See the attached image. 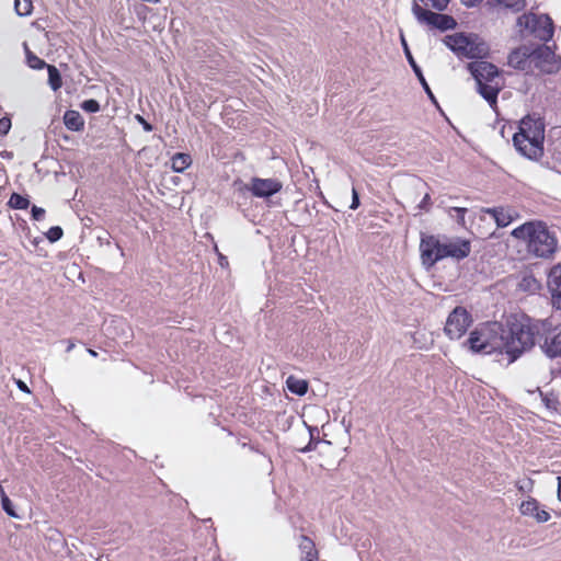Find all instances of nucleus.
Here are the masks:
<instances>
[{
	"instance_id": "12",
	"label": "nucleus",
	"mask_w": 561,
	"mask_h": 561,
	"mask_svg": "<svg viewBox=\"0 0 561 561\" xmlns=\"http://www.w3.org/2000/svg\"><path fill=\"white\" fill-rule=\"evenodd\" d=\"M467 69L476 83L499 82L501 77V70L494 64L482 59L468 62Z\"/></svg>"
},
{
	"instance_id": "27",
	"label": "nucleus",
	"mask_w": 561,
	"mask_h": 561,
	"mask_svg": "<svg viewBox=\"0 0 561 561\" xmlns=\"http://www.w3.org/2000/svg\"><path fill=\"white\" fill-rule=\"evenodd\" d=\"M8 206L12 209H26L30 206V199L19 193H12Z\"/></svg>"
},
{
	"instance_id": "18",
	"label": "nucleus",
	"mask_w": 561,
	"mask_h": 561,
	"mask_svg": "<svg viewBox=\"0 0 561 561\" xmlns=\"http://www.w3.org/2000/svg\"><path fill=\"white\" fill-rule=\"evenodd\" d=\"M547 153L550 160H547L546 164L552 170H559L561 164V137L548 142Z\"/></svg>"
},
{
	"instance_id": "5",
	"label": "nucleus",
	"mask_w": 561,
	"mask_h": 561,
	"mask_svg": "<svg viewBox=\"0 0 561 561\" xmlns=\"http://www.w3.org/2000/svg\"><path fill=\"white\" fill-rule=\"evenodd\" d=\"M443 43L459 58L480 60L490 54V46L477 33L458 32L446 35Z\"/></svg>"
},
{
	"instance_id": "36",
	"label": "nucleus",
	"mask_w": 561,
	"mask_h": 561,
	"mask_svg": "<svg viewBox=\"0 0 561 561\" xmlns=\"http://www.w3.org/2000/svg\"><path fill=\"white\" fill-rule=\"evenodd\" d=\"M450 211H455L457 214V216H456L457 224L460 225L461 227H465V225H466L465 216L468 213V209L465 207H451Z\"/></svg>"
},
{
	"instance_id": "30",
	"label": "nucleus",
	"mask_w": 561,
	"mask_h": 561,
	"mask_svg": "<svg viewBox=\"0 0 561 561\" xmlns=\"http://www.w3.org/2000/svg\"><path fill=\"white\" fill-rule=\"evenodd\" d=\"M1 506L2 510L9 515L10 517L19 518L20 516L16 514L14 505L12 501L9 499V496L2 491L1 495Z\"/></svg>"
},
{
	"instance_id": "28",
	"label": "nucleus",
	"mask_w": 561,
	"mask_h": 561,
	"mask_svg": "<svg viewBox=\"0 0 561 561\" xmlns=\"http://www.w3.org/2000/svg\"><path fill=\"white\" fill-rule=\"evenodd\" d=\"M308 431L310 434V439H309V443L304 448L299 449L301 453H309V451L314 450L317 448V445L320 443V438L316 437V435H314V433L319 434L318 427L317 426H308Z\"/></svg>"
},
{
	"instance_id": "8",
	"label": "nucleus",
	"mask_w": 561,
	"mask_h": 561,
	"mask_svg": "<svg viewBox=\"0 0 561 561\" xmlns=\"http://www.w3.org/2000/svg\"><path fill=\"white\" fill-rule=\"evenodd\" d=\"M531 72L539 70L543 73H554L561 67V59L558 57L550 46L539 44L530 45Z\"/></svg>"
},
{
	"instance_id": "45",
	"label": "nucleus",
	"mask_w": 561,
	"mask_h": 561,
	"mask_svg": "<svg viewBox=\"0 0 561 561\" xmlns=\"http://www.w3.org/2000/svg\"><path fill=\"white\" fill-rule=\"evenodd\" d=\"M301 561H318V550L310 551V553L302 554Z\"/></svg>"
},
{
	"instance_id": "4",
	"label": "nucleus",
	"mask_w": 561,
	"mask_h": 561,
	"mask_svg": "<svg viewBox=\"0 0 561 561\" xmlns=\"http://www.w3.org/2000/svg\"><path fill=\"white\" fill-rule=\"evenodd\" d=\"M545 123L530 115L520 119L518 131L513 135V146L525 158L537 161L545 154Z\"/></svg>"
},
{
	"instance_id": "1",
	"label": "nucleus",
	"mask_w": 561,
	"mask_h": 561,
	"mask_svg": "<svg viewBox=\"0 0 561 561\" xmlns=\"http://www.w3.org/2000/svg\"><path fill=\"white\" fill-rule=\"evenodd\" d=\"M549 320H533L526 314L510 316L505 324L493 323L500 330V347L508 357V364L517 360L530 351L536 343H542V336L549 330Z\"/></svg>"
},
{
	"instance_id": "44",
	"label": "nucleus",
	"mask_w": 561,
	"mask_h": 561,
	"mask_svg": "<svg viewBox=\"0 0 561 561\" xmlns=\"http://www.w3.org/2000/svg\"><path fill=\"white\" fill-rule=\"evenodd\" d=\"M428 1L431 2V7H432L434 10L439 11V12H443L444 10H446V9H447L448 3H449V1H450V0H445V1H443V3L440 4V7H438V5H436V4H435V1H436V0H428Z\"/></svg>"
},
{
	"instance_id": "3",
	"label": "nucleus",
	"mask_w": 561,
	"mask_h": 561,
	"mask_svg": "<svg viewBox=\"0 0 561 561\" xmlns=\"http://www.w3.org/2000/svg\"><path fill=\"white\" fill-rule=\"evenodd\" d=\"M511 236L527 243V250L537 257L549 259L558 249L554 231L542 220H530L512 230Z\"/></svg>"
},
{
	"instance_id": "31",
	"label": "nucleus",
	"mask_w": 561,
	"mask_h": 561,
	"mask_svg": "<svg viewBox=\"0 0 561 561\" xmlns=\"http://www.w3.org/2000/svg\"><path fill=\"white\" fill-rule=\"evenodd\" d=\"M495 2L515 12L522 11L526 5L525 0H495Z\"/></svg>"
},
{
	"instance_id": "6",
	"label": "nucleus",
	"mask_w": 561,
	"mask_h": 561,
	"mask_svg": "<svg viewBox=\"0 0 561 561\" xmlns=\"http://www.w3.org/2000/svg\"><path fill=\"white\" fill-rule=\"evenodd\" d=\"M232 186L241 194L250 192L254 197L267 199L282 191L283 183L277 179H261L253 176L249 183H244L241 179H237L233 181Z\"/></svg>"
},
{
	"instance_id": "41",
	"label": "nucleus",
	"mask_w": 561,
	"mask_h": 561,
	"mask_svg": "<svg viewBox=\"0 0 561 561\" xmlns=\"http://www.w3.org/2000/svg\"><path fill=\"white\" fill-rule=\"evenodd\" d=\"M535 519L538 523H546L550 519V514L545 510H538V512L535 514Z\"/></svg>"
},
{
	"instance_id": "17",
	"label": "nucleus",
	"mask_w": 561,
	"mask_h": 561,
	"mask_svg": "<svg viewBox=\"0 0 561 561\" xmlns=\"http://www.w3.org/2000/svg\"><path fill=\"white\" fill-rule=\"evenodd\" d=\"M477 84V92L488 102L491 108H497V98L503 89L500 82H480Z\"/></svg>"
},
{
	"instance_id": "11",
	"label": "nucleus",
	"mask_w": 561,
	"mask_h": 561,
	"mask_svg": "<svg viewBox=\"0 0 561 561\" xmlns=\"http://www.w3.org/2000/svg\"><path fill=\"white\" fill-rule=\"evenodd\" d=\"M471 323V313L465 307L458 306L446 320L445 334L451 340H458L467 332Z\"/></svg>"
},
{
	"instance_id": "25",
	"label": "nucleus",
	"mask_w": 561,
	"mask_h": 561,
	"mask_svg": "<svg viewBox=\"0 0 561 561\" xmlns=\"http://www.w3.org/2000/svg\"><path fill=\"white\" fill-rule=\"evenodd\" d=\"M24 46L26 64L30 68L39 70L48 66L44 59L37 57L33 51H31L26 44H24Z\"/></svg>"
},
{
	"instance_id": "9",
	"label": "nucleus",
	"mask_w": 561,
	"mask_h": 561,
	"mask_svg": "<svg viewBox=\"0 0 561 561\" xmlns=\"http://www.w3.org/2000/svg\"><path fill=\"white\" fill-rule=\"evenodd\" d=\"M467 344L469 350L476 354H492L500 347V343L496 344V337L492 335V330L486 325L471 331Z\"/></svg>"
},
{
	"instance_id": "24",
	"label": "nucleus",
	"mask_w": 561,
	"mask_h": 561,
	"mask_svg": "<svg viewBox=\"0 0 561 561\" xmlns=\"http://www.w3.org/2000/svg\"><path fill=\"white\" fill-rule=\"evenodd\" d=\"M48 72V84L51 88L53 91H57L62 85V79L60 71L57 69L54 65H48L47 67Z\"/></svg>"
},
{
	"instance_id": "50",
	"label": "nucleus",
	"mask_w": 561,
	"mask_h": 561,
	"mask_svg": "<svg viewBox=\"0 0 561 561\" xmlns=\"http://www.w3.org/2000/svg\"><path fill=\"white\" fill-rule=\"evenodd\" d=\"M558 499L561 502V477H558Z\"/></svg>"
},
{
	"instance_id": "21",
	"label": "nucleus",
	"mask_w": 561,
	"mask_h": 561,
	"mask_svg": "<svg viewBox=\"0 0 561 561\" xmlns=\"http://www.w3.org/2000/svg\"><path fill=\"white\" fill-rule=\"evenodd\" d=\"M286 387L289 392H291L296 396L302 397L307 393L309 383L305 379H298L295 376L290 375L286 379Z\"/></svg>"
},
{
	"instance_id": "49",
	"label": "nucleus",
	"mask_w": 561,
	"mask_h": 561,
	"mask_svg": "<svg viewBox=\"0 0 561 561\" xmlns=\"http://www.w3.org/2000/svg\"><path fill=\"white\" fill-rule=\"evenodd\" d=\"M0 156L2 158L11 159L13 157V152L4 150L0 153Z\"/></svg>"
},
{
	"instance_id": "14",
	"label": "nucleus",
	"mask_w": 561,
	"mask_h": 561,
	"mask_svg": "<svg viewBox=\"0 0 561 561\" xmlns=\"http://www.w3.org/2000/svg\"><path fill=\"white\" fill-rule=\"evenodd\" d=\"M530 45H522L513 49L507 57V64L517 70L531 72Z\"/></svg>"
},
{
	"instance_id": "38",
	"label": "nucleus",
	"mask_w": 561,
	"mask_h": 561,
	"mask_svg": "<svg viewBox=\"0 0 561 561\" xmlns=\"http://www.w3.org/2000/svg\"><path fill=\"white\" fill-rule=\"evenodd\" d=\"M31 215H32L33 220L39 221V220L44 219L45 209L42 207H38L36 205H33L32 209H31Z\"/></svg>"
},
{
	"instance_id": "10",
	"label": "nucleus",
	"mask_w": 561,
	"mask_h": 561,
	"mask_svg": "<svg viewBox=\"0 0 561 561\" xmlns=\"http://www.w3.org/2000/svg\"><path fill=\"white\" fill-rule=\"evenodd\" d=\"M414 18L420 24L428 25L440 32L455 30L458 26L456 19L449 14L434 12L426 8H416L413 13Z\"/></svg>"
},
{
	"instance_id": "15",
	"label": "nucleus",
	"mask_w": 561,
	"mask_h": 561,
	"mask_svg": "<svg viewBox=\"0 0 561 561\" xmlns=\"http://www.w3.org/2000/svg\"><path fill=\"white\" fill-rule=\"evenodd\" d=\"M547 287L551 295V304L561 310V262L553 265L547 276Z\"/></svg>"
},
{
	"instance_id": "29",
	"label": "nucleus",
	"mask_w": 561,
	"mask_h": 561,
	"mask_svg": "<svg viewBox=\"0 0 561 561\" xmlns=\"http://www.w3.org/2000/svg\"><path fill=\"white\" fill-rule=\"evenodd\" d=\"M14 9L18 15L27 16L32 13V1L31 0H15Z\"/></svg>"
},
{
	"instance_id": "26",
	"label": "nucleus",
	"mask_w": 561,
	"mask_h": 561,
	"mask_svg": "<svg viewBox=\"0 0 561 561\" xmlns=\"http://www.w3.org/2000/svg\"><path fill=\"white\" fill-rule=\"evenodd\" d=\"M538 510H539V502L534 497H529L528 500L523 501L519 506V511L524 516H531L534 518H535V514L538 512Z\"/></svg>"
},
{
	"instance_id": "51",
	"label": "nucleus",
	"mask_w": 561,
	"mask_h": 561,
	"mask_svg": "<svg viewBox=\"0 0 561 561\" xmlns=\"http://www.w3.org/2000/svg\"><path fill=\"white\" fill-rule=\"evenodd\" d=\"M107 237H110V234H108L107 232H105V237H98V240H99L101 243L103 242V240H105V241H106V243H107V244H110V241H108V238H107Z\"/></svg>"
},
{
	"instance_id": "42",
	"label": "nucleus",
	"mask_w": 561,
	"mask_h": 561,
	"mask_svg": "<svg viewBox=\"0 0 561 561\" xmlns=\"http://www.w3.org/2000/svg\"><path fill=\"white\" fill-rule=\"evenodd\" d=\"M360 205V201H359V195L357 193V191L353 187L352 190V203H351V206L350 208L351 209H357Z\"/></svg>"
},
{
	"instance_id": "52",
	"label": "nucleus",
	"mask_w": 561,
	"mask_h": 561,
	"mask_svg": "<svg viewBox=\"0 0 561 561\" xmlns=\"http://www.w3.org/2000/svg\"><path fill=\"white\" fill-rule=\"evenodd\" d=\"M89 354L93 357L98 356V353L91 348L88 350Z\"/></svg>"
},
{
	"instance_id": "40",
	"label": "nucleus",
	"mask_w": 561,
	"mask_h": 561,
	"mask_svg": "<svg viewBox=\"0 0 561 561\" xmlns=\"http://www.w3.org/2000/svg\"><path fill=\"white\" fill-rule=\"evenodd\" d=\"M135 119L142 126L145 131H152L153 126L147 119L144 118L140 114L135 115Z\"/></svg>"
},
{
	"instance_id": "19",
	"label": "nucleus",
	"mask_w": 561,
	"mask_h": 561,
	"mask_svg": "<svg viewBox=\"0 0 561 561\" xmlns=\"http://www.w3.org/2000/svg\"><path fill=\"white\" fill-rule=\"evenodd\" d=\"M65 126L72 131H81L84 128V119L78 111L68 110L64 114Z\"/></svg>"
},
{
	"instance_id": "47",
	"label": "nucleus",
	"mask_w": 561,
	"mask_h": 561,
	"mask_svg": "<svg viewBox=\"0 0 561 561\" xmlns=\"http://www.w3.org/2000/svg\"><path fill=\"white\" fill-rule=\"evenodd\" d=\"M16 386H18V388H19L21 391H23V392H25V393H30V392H31V391H30V388L27 387V385H26L24 381L20 380V379H19V380H16Z\"/></svg>"
},
{
	"instance_id": "22",
	"label": "nucleus",
	"mask_w": 561,
	"mask_h": 561,
	"mask_svg": "<svg viewBox=\"0 0 561 561\" xmlns=\"http://www.w3.org/2000/svg\"><path fill=\"white\" fill-rule=\"evenodd\" d=\"M192 164V158L188 153L176 152L171 158V169L176 173L184 172Z\"/></svg>"
},
{
	"instance_id": "46",
	"label": "nucleus",
	"mask_w": 561,
	"mask_h": 561,
	"mask_svg": "<svg viewBox=\"0 0 561 561\" xmlns=\"http://www.w3.org/2000/svg\"><path fill=\"white\" fill-rule=\"evenodd\" d=\"M502 208H503V206H500V207H492V208H485V209H483V211H484L485 214L491 215V216H492V218L495 220V219H496V216H497V215H499V213H500V209H502Z\"/></svg>"
},
{
	"instance_id": "37",
	"label": "nucleus",
	"mask_w": 561,
	"mask_h": 561,
	"mask_svg": "<svg viewBox=\"0 0 561 561\" xmlns=\"http://www.w3.org/2000/svg\"><path fill=\"white\" fill-rule=\"evenodd\" d=\"M11 129V119L8 116L0 118V135L5 136Z\"/></svg>"
},
{
	"instance_id": "34",
	"label": "nucleus",
	"mask_w": 561,
	"mask_h": 561,
	"mask_svg": "<svg viewBox=\"0 0 561 561\" xmlns=\"http://www.w3.org/2000/svg\"><path fill=\"white\" fill-rule=\"evenodd\" d=\"M299 549L301 554L310 553V551L316 550L314 542L307 536L302 535L299 543Z\"/></svg>"
},
{
	"instance_id": "43",
	"label": "nucleus",
	"mask_w": 561,
	"mask_h": 561,
	"mask_svg": "<svg viewBox=\"0 0 561 561\" xmlns=\"http://www.w3.org/2000/svg\"><path fill=\"white\" fill-rule=\"evenodd\" d=\"M533 484H534L533 480L527 479V480L523 481V483L518 484V490L522 492H528L531 490Z\"/></svg>"
},
{
	"instance_id": "33",
	"label": "nucleus",
	"mask_w": 561,
	"mask_h": 561,
	"mask_svg": "<svg viewBox=\"0 0 561 561\" xmlns=\"http://www.w3.org/2000/svg\"><path fill=\"white\" fill-rule=\"evenodd\" d=\"M47 240L51 243L59 241L64 236V230L59 226H53L45 233Z\"/></svg>"
},
{
	"instance_id": "35",
	"label": "nucleus",
	"mask_w": 561,
	"mask_h": 561,
	"mask_svg": "<svg viewBox=\"0 0 561 561\" xmlns=\"http://www.w3.org/2000/svg\"><path fill=\"white\" fill-rule=\"evenodd\" d=\"M80 106L87 113H96L101 110L100 103L95 99L84 100Z\"/></svg>"
},
{
	"instance_id": "23",
	"label": "nucleus",
	"mask_w": 561,
	"mask_h": 561,
	"mask_svg": "<svg viewBox=\"0 0 561 561\" xmlns=\"http://www.w3.org/2000/svg\"><path fill=\"white\" fill-rule=\"evenodd\" d=\"M517 216L518 214L514 209L503 207L496 216L495 224L499 228H505L513 222Z\"/></svg>"
},
{
	"instance_id": "16",
	"label": "nucleus",
	"mask_w": 561,
	"mask_h": 561,
	"mask_svg": "<svg viewBox=\"0 0 561 561\" xmlns=\"http://www.w3.org/2000/svg\"><path fill=\"white\" fill-rule=\"evenodd\" d=\"M401 44H402V48H403V51H404V55H405V58L409 62V65L411 66L414 75L416 76L417 80L420 81L424 92L426 93V95L428 96V99L432 101L433 104H435L436 106H438V102L434 95V93L432 92L424 75H423V71L421 69V67L416 64L409 46H408V43L403 36V34H401Z\"/></svg>"
},
{
	"instance_id": "2",
	"label": "nucleus",
	"mask_w": 561,
	"mask_h": 561,
	"mask_svg": "<svg viewBox=\"0 0 561 561\" xmlns=\"http://www.w3.org/2000/svg\"><path fill=\"white\" fill-rule=\"evenodd\" d=\"M446 240L443 242L439 236L421 233L420 253L422 265L425 270H431L437 262L451 257L461 261L469 256L471 243L469 240L457 238L455 241Z\"/></svg>"
},
{
	"instance_id": "13",
	"label": "nucleus",
	"mask_w": 561,
	"mask_h": 561,
	"mask_svg": "<svg viewBox=\"0 0 561 561\" xmlns=\"http://www.w3.org/2000/svg\"><path fill=\"white\" fill-rule=\"evenodd\" d=\"M549 330L542 336V343L540 348L542 353L551 358L561 357V324L552 328V323L549 321Z\"/></svg>"
},
{
	"instance_id": "48",
	"label": "nucleus",
	"mask_w": 561,
	"mask_h": 561,
	"mask_svg": "<svg viewBox=\"0 0 561 561\" xmlns=\"http://www.w3.org/2000/svg\"><path fill=\"white\" fill-rule=\"evenodd\" d=\"M219 264L220 266H227L228 265V260L226 256H224L222 254H219Z\"/></svg>"
},
{
	"instance_id": "32",
	"label": "nucleus",
	"mask_w": 561,
	"mask_h": 561,
	"mask_svg": "<svg viewBox=\"0 0 561 561\" xmlns=\"http://www.w3.org/2000/svg\"><path fill=\"white\" fill-rule=\"evenodd\" d=\"M539 392H540L542 402L545 403V405L548 409H552V410H556V411L559 410L560 402H559L558 398L553 393L545 394L540 390H539Z\"/></svg>"
},
{
	"instance_id": "20",
	"label": "nucleus",
	"mask_w": 561,
	"mask_h": 561,
	"mask_svg": "<svg viewBox=\"0 0 561 561\" xmlns=\"http://www.w3.org/2000/svg\"><path fill=\"white\" fill-rule=\"evenodd\" d=\"M517 287L524 293L536 294L541 289V283L531 273H526L522 276Z\"/></svg>"
},
{
	"instance_id": "53",
	"label": "nucleus",
	"mask_w": 561,
	"mask_h": 561,
	"mask_svg": "<svg viewBox=\"0 0 561 561\" xmlns=\"http://www.w3.org/2000/svg\"><path fill=\"white\" fill-rule=\"evenodd\" d=\"M160 141H163V138L161 136H156Z\"/></svg>"
},
{
	"instance_id": "7",
	"label": "nucleus",
	"mask_w": 561,
	"mask_h": 561,
	"mask_svg": "<svg viewBox=\"0 0 561 561\" xmlns=\"http://www.w3.org/2000/svg\"><path fill=\"white\" fill-rule=\"evenodd\" d=\"M517 25L545 43L549 42L554 33L553 21L548 14L524 13L517 18Z\"/></svg>"
},
{
	"instance_id": "39",
	"label": "nucleus",
	"mask_w": 561,
	"mask_h": 561,
	"mask_svg": "<svg viewBox=\"0 0 561 561\" xmlns=\"http://www.w3.org/2000/svg\"><path fill=\"white\" fill-rule=\"evenodd\" d=\"M431 205H432L431 196L428 193H426L424 195V197L422 198V201L420 202V204L416 206V208L420 210L428 211L431 208Z\"/></svg>"
}]
</instances>
